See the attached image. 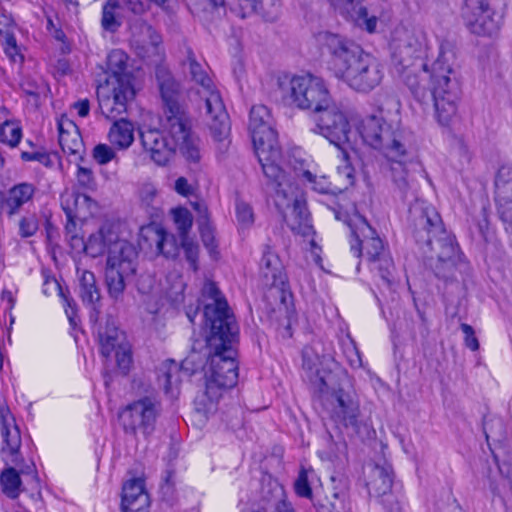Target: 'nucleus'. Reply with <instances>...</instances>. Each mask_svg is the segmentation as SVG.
Listing matches in <instances>:
<instances>
[{"instance_id": "1", "label": "nucleus", "mask_w": 512, "mask_h": 512, "mask_svg": "<svg viewBox=\"0 0 512 512\" xmlns=\"http://www.w3.org/2000/svg\"><path fill=\"white\" fill-rule=\"evenodd\" d=\"M390 47L394 61L402 67L404 83L419 101H425L428 96L424 82L429 77L435 117L439 124L449 125L456 116L461 92L459 76L451 62L452 53L441 50L428 72L421 61L427 49L426 35L420 28L406 26L394 29Z\"/></svg>"}, {"instance_id": "2", "label": "nucleus", "mask_w": 512, "mask_h": 512, "mask_svg": "<svg viewBox=\"0 0 512 512\" xmlns=\"http://www.w3.org/2000/svg\"><path fill=\"white\" fill-rule=\"evenodd\" d=\"M207 335V361L203 366L204 390L195 397L196 412L208 416L217 411L224 393L238 381L236 351L232 343L238 328L226 299L214 282L206 281L202 288Z\"/></svg>"}, {"instance_id": "3", "label": "nucleus", "mask_w": 512, "mask_h": 512, "mask_svg": "<svg viewBox=\"0 0 512 512\" xmlns=\"http://www.w3.org/2000/svg\"><path fill=\"white\" fill-rule=\"evenodd\" d=\"M316 39L330 53V69L335 76L352 89L369 92L381 83L382 65L354 42L327 31L318 33Z\"/></svg>"}, {"instance_id": "4", "label": "nucleus", "mask_w": 512, "mask_h": 512, "mask_svg": "<svg viewBox=\"0 0 512 512\" xmlns=\"http://www.w3.org/2000/svg\"><path fill=\"white\" fill-rule=\"evenodd\" d=\"M107 251L105 282L110 297L119 300L126 284L125 279L136 271L137 250L130 242L119 239L109 226H102L86 241V254L92 258Z\"/></svg>"}, {"instance_id": "5", "label": "nucleus", "mask_w": 512, "mask_h": 512, "mask_svg": "<svg viewBox=\"0 0 512 512\" xmlns=\"http://www.w3.org/2000/svg\"><path fill=\"white\" fill-rule=\"evenodd\" d=\"M414 235L417 242L426 243L430 266L438 277H447L459 256L454 237L442 225L440 215L432 206H415Z\"/></svg>"}, {"instance_id": "6", "label": "nucleus", "mask_w": 512, "mask_h": 512, "mask_svg": "<svg viewBox=\"0 0 512 512\" xmlns=\"http://www.w3.org/2000/svg\"><path fill=\"white\" fill-rule=\"evenodd\" d=\"M128 60V55L120 49L112 50L107 56L109 76L97 89L99 108L107 118L125 113L128 103L135 97Z\"/></svg>"}, {"instance_id": "7", "label": "nucleus", "mask_w": 512, "mask_h": 512, "mask_svg": "<svg viewBox=\"0 0 512 512\" xmlns=\"http://www.w3.org/2000/svg\"><path fill=\"white\" fill-rule=\"evenodd\" d=\"M183 66L191 81L198 85L197 93L204 99L205 115L208 118L207 124L210 133L217 143L218 149L224 152L230 144L231 127L220 93L210 78L206 67L199 63L191 53H189Z\"/></svg>"}, {"instance_id": "8", "label": "nucleus", "mask_w": 512, "mask_h": 512, "mask_svg": "<svg viewBox=\"0 0 512 512\" xmlns=\"http://www.w3.org/2000/svg\"><path fill=\"white\" fill-rule=\"evenodd\" d=\"M183 124V132L172 134L167 127V119H163L162 131L147 129L140 133L144 150L157 165L164 166L168 164L176 150H179L189 163L197 164L200 162V140L192 132L190 122H184Z\"/></svg>"}, {"instance_id": "9", "label": "nucleus", "mask_w": 512, "mask_h": 512, "mask_svg": "<svg viewBox=\"0 0 512 512\" xmlns=\"http://www.w3.org/2000/svg\"><path fill=\"white\" fill-rule=\"evenodd\" d=\"M273 125V117L266 106L255 105L251 108L249 130L255 154L265 176L278 180L283 176L280 166L282 153Z\"/></svg>"}, {"instance_id": "10", "label": "nucleus", "mask_w": 512, "mask_h": 512, "mask_svg": "<svg viewBox=\"0 0 512 512\" xmlns=\"http://www.w3.org/2000/svg\"><path fill=\"white\" fill-rule=\"evenodd\" d=\"M282 99L289 105L315 114L332 99L325 81L312 74L283 75L277 80Z\"/></svg>"}, {"instance_id": "11", "label": "nucleus", "mask_w": 512, "mask_h": 512, "mask_svg": "<svg viewBox=\"0 0 512 512\" xmlns=\"http://www.w3.org/2000/svg\"><path fill=\"white\" fill-rule=\"evenodd\" d=\"M275 185V204L282 212L285 222L297 234L308 236L312 233L309 213L302 192L285 172L278 180L270 179Z\"/></svg>"}, {"instance_id": "12", "label": "nucleus", "mask_w": 512, "mask_h": 512, "mask_svg": "<svg viewBox=\"0 0 512 512\" xmlns=\"http://www.w3.org/2000/svg\"><path fill=\"white\" fill-rule=\"evenodd\" d=\"M497 4L498 0H464L462 17L468 30L482 37L496 35L502 24Z\"/></svg>"}, {"instance_id": "13", "label": "nucleus", "mask_w": 512, "mask_h": 512, "mask_svg": "<svg viewBox=\"0 0 512 512\" xmlns=\"http://www.w3.org/2000/svg\"><path fill=\"white\" fill-rule=\"evenodd\" d=\"M319 133L334 144L337 149L351 147L352 131L347 114L332 99L329 104L313 114Z\"/></svg>"}, {"instance_id": "14", "label": "nucleus", "mask_w": 512, "mask_h": 512, "mask_svg": "<svg viewBox=\"0 0 512 512\" xmlns=\"http://www.w3.org/2000/svg\"><path fill=\"white\" fill-rule=\"evenodd\" d=\"M356 129L363 142L386 154L389 149L402 145L401 136L380 115H367L356 122Z\"/></svg>"}, {"instance_id": "15", "label": "nucleus", "mask_w": 512, "mask_h": 512, "mask_svg": "<svg viewBox=\"0 0 512 512\" xmlns=\"http://www.w3.org/2000/svg\"><path fill=\"white\" fill-rule=\"evenodd\" d=\"M157 80L164 103V119H167V127L172 134L183 132L184 122H190L184 109L179 104V83L165 69L157 71Z\"/></svg>"}, {"instance_id": "16", "label": "nucleus", "mask_w": 512, "mask_h": 512, "mask_svg": "<svg viewBox=\"0 0 512 512\" xmlns=\"http://www.w3.org/2000/svg\"><path fill=\"white\" fill-rule=\"evenodd\" d=\"M160 412L159 404L145 397L126 406L119 415L126 433L135 435L137 432L148 435L153 432Z\"/></svg>"}, {"instance_id": "17", "label": "nucleus", "mask_w": 512, "mask_h": 512, "mask_svg": "<svg viewBox=\"0 0 512 512\" xmlns=\"http://www.w3.org/2000/svg\"><path fill=\"white\" fill-rule=\"evenodd\" d=\"M320 349L319 344L304 348L303 368L310 381L324 392L333 387L337 364L329 353L320 354Z\"/></svg>"}, {"instance_id": "18", "label": "nucleus", "mask_w": 512, "mask_h": 512, "mask_svg": "<svg viewBox=\"0 0 512 512\" xmlns=\"http://www.w3.org/2000/svg\"><path fill=\"white\" fill-rule=\"evenodd\" d=\"M387 166V177L402 198H405L414 186L415 179L412 173L413 163L404 144L389 149L384 154Z\"/></svg>"}, {"instance_id": "19", "label": "nucleus", "mask_w": 512, "mask_h": 512, "mask_svg": "<svg viewBox=\"0 0 512 512\" xmlns=\"http://www.w3.org/2000/svg\"><path fill=\"white\" fill-rule=\"evenodd\" d=\"M101 353L109 359L113 355L116 365L122 374H127L132 365L131 345L125 334L114 325H107L103 332L99 333Z\"/></svg>"}, {"instance_id": "20", "label": "nucleus", "mask_w": 512, "mask_h": 512, "mask_svg": "<svg viewBox=\"0 0 512 512\" xmlns=\"http://www.w3.org/2000/svg\"><path fill=\"white\" fill-rule=\"evenodd\" d=\"M331 416L353 433L361 434L362 429L368 431V426L359 420V403L348 393L339 390L331 395Z\"/></svg>"}, {"instance_id": "21", "label": "nucleus", "mask_w": 512, "mask_h": 512, "mask_svg": "<svg viewBox=\"0 0 512 512\" xmlns=\"http://www.w3.org/2000/svg\"><path fill=\"white\" fill-rule=\"evenodd\" d=\"M351 231L358 246L355 247V245H352V250H354L358 256L362 255L364 251V255L372 262L376 261V258L386 252L382 240L376 235L375 230L364 218L357 216L354 220V224L351 225Z\"/></svg>"}, {"instance_id": "22", "label": "nucleus", "mask_w": 512, "mask_h": 512, "mask_svg": "<svg viewBox=\"0 0 512 512\" xmlns=\"http://www.w3.org/2000/svg\"><path fill=\"white\" fill-rule=\"evenodd\" d=\"M496 202L501 220L506 230L512 232V169L502 167L495 180Z\"/></svg>"}, {"instance_id": "23", "label": "nucleus", "mask_w": 512, "mask_h": 512, "mask_svg": "<svg viewBox=\"0 0 512 512\" xmlns=\"http://www.w3.org/2000/svg\"><path fill=\"white\" fill-rule=\"evenodd\" d=\"M331 5L338 10L342 15L350 18L358 26L364 27L367 31L373 32L376 28L378 10L369 6H358L354 0H328Z\"/></svg>"}, {"instance_id": "24", "label": "nucleus", "mask_w": 512, "mask_h": 512, "mask_svg": "<svg viewBox=\"0 0 512 512\" xmlns=\"http://www.w3.org/2000/svg\"><path fill=\"white\" fill-rule=\"evenodd\" d=\"M61 207L67 218L84 221L98 212V204L86 194L66 189L61 194Z\"/></svg>"}, {"instance_id": "25", "label": "nucleus", "mask_w": 512, "mask_h": 512, "mask_svg": "<svg viewBox=\"0 0 512 512\" xmlns=\"http://www.w3.org/2000/svg\"><path fill=\"white\" fill-rule=\"evenodd\" d=\"M260 270L265 285L274 287L281 293L282 302L285 303L287 298L291 297L289 292H286L283 287L285 283V275L283 273V266L279 257L272 251L269 246L263 250V255L260 261Z\"/></svg>"}, {"instance_id": "26", "label": "nucleus", "mask_w": 512, "mask_h": 512, "mask_svg": "<svg viewBox=\"0 0 512 512\" xmlns=\"http://www.w3.org/2000/svg\"><path fill=\"white\" fill-rule=\"evenodd\" d=\"M58 141L62 151L75 159H82L85 151L82 137L77 125L66 115L57 120Z\"/></svg>"}, {"instance_id": "27", "label": "nucleus", "mask_w": 512, "mask_h": 512, "mask_svg": "<svg viewBox=\"0 0 512 512\" xmlns=\"http://www.w3.org/2000/svg\"><path fill=\"white\" fill-rule=\"evenodd\" d=\"M160 43L161 36L152 26L144 22L132 26L131 45L140 57L146 58L156 54Z\"/></svg>"}, {"instance_id": "28", "label": "nucleus", "mask_w": 512, "mask_h": 512, "mask_svg": "<svg viewBox=\"0 0 512 512\" xmlns=\"http://www.w3.org/2000/svg\"><path fill=\"white\" fill-rule=\"evenodd\" d=\"M150 500L142 479L127 481L122 490V512H147Z\"/></svg>"}, {"instance_id": "29", "label": "nucleus", "mask_w": 512, "mask_h": 512, "mask_svg": "<svg viewBox=\"0 0 512 512\" xmlns=\"http://www.w3.org/2000/svg\"><path fill=\"white\" fill-rule=\"evenodd\" d=\"M142 237L149 246H155L157 253L165 257H174L178 253V246L174 235L158 226H147L141 230Z\"/></svg>"}, {"instance_id": "30", "label": "nucleus", "mask_w": 512, "mask_h": 512, "mask_svg": "<svg viewBox=\"0 0 512 512\" xmlns=\"http://www.w3.org/2000/svg\"><path fill=\"white\" fill-rule=\"evenodd\" d=\"M36 187L32 183L22 182L11 187L4 198V209L9 217L20 212L22 207L32 203Z\"/></svg>"}, {"instance_id": "31", "label": "nucleus", "mask_w": 512, "mask_h": 512, "mask_svg": "<svg viewBox=\"0 0 512 512\" xmlns=\"http://www.w3.org/2000/svg\"><path fill=\"white\" fill-rule=\"evenodd\" d=\"M0 426L3 438V451L15 455L21 446V436L18 428L14 425V419L8 409L0 405Z\"/></svg>"}, {"instance_id": "32", "label": "nucleus", "mask_w": 512, "mask_h": 512, "mask_svg": "<svg viewBox=\"0 0 512 512\" xmlns=\"http://www.w3.org/2000/svg\"><path fill=\"white\" fill-rule=\"evenodd\" d=\"M367 479V487L371 495L386 496L391 491L393 478L390 466L370 467Z\"/></svg>"}, {"instance_id": "33", "label": "nucleus", "mask_w": 512, "mask_h": 512, "mask_svg": "<svg viewBox=\"0 0 512 512\" xmlns=\"http://www.w3.org/2000/svg\"><path fill=\"white\" fill-rule=\"evenodd\" d=\"M79 281V296L82 302L96 309L101 299L100 289L97 286L95 275L88 270H77Z\"/></svg>"}, {"instance_id": "34", "label": "nucleus", "mask_w": 512, "mask_h": 512, "mask_svg": "<svg viewBox=\"0 0 512 512\" xmlns=\"http://www.w3.org/2000/svg\"><path fill=\"white\" fill-rule=\"evenodd\" d=\"M108 140L119 150L128 149L134 141L133 124L126 119L115 121L109 129Z\"/></svg>"}, {"instance_id": "35", "label": "nucleus", "mask_w": 512, "mask_h": 512, "mask_svg": "<svg viewBox=\"0 0 512 512\" xmlns=\"http://www.w3.org/2000/svg\"><path fill=\"white\" fill-rule=\"evenodd\" d=\"M349 148L341 147L337 149L338 157L341 159L342 164L337 167V171L332 178L339 193L347 190L355 183V170L349 161Z\"/></svg>"}, {"instance_id": "36", "label": "nucleus", "mask_w": 512, "mask_h": 512, "mask_svg": "<svg viewBox=\"0 0 512 512\" xmlns=\"http://www.w3.org/2000/svg\"><path fill=\"white\" fill-rule=\"evenodd\" d=\"M158 384L170 397H177L180 384V370L175 362L162 364L158 369Z\"/></svg>"}, {"instance_id": "37", "label": "nucleus", "mask_w": 512, "mask_h": 512, "mask_svg": "<svg viewBox=\"0 0 512 512\" xmlns=\"http://www.w3.org/2000/svg\"><path fill=\"white\" fill-rule=\"evenodd\" d=\"M121 6L117 0H108L102 9L101 25L107 30L114 32L121 25Z\"/></svg>"}, {"instance_id": "38", "label": "nucleus", "mask_w": 512, "mask_h": 512, "mask_svg": "<svg viewBox=\"0 0 512 512\" xmlns=\"http://www.w3.org/2000/svg\"><path fill=\"white\" fill-rule=\"evenodd\" d=\"M141 207L151 216H156L160 209L158 192L154 185L144 184L139 190Z\"/></svg>"}, {"instance_id": "39", "label": "nucleus", "mask_w": 512, "mask_h": 512, "mask_svg": "<svg viewBox=\"0 0 512 512\" xmlns=\"http://www.w3.org/2000/svg\"><path fill=\"white\" fill-rule=\"evenodd\" d=\"M45 294H50L52 292H57L63 299L65 303V313L72 325H75L76 318V304L73 299H70L67 295H65L61 289V286L55 279H46L44 282Z\"/></svg>"}, {"instance_id": "40", "label": "nucleus", "mask_w": 512, "mask_h": 512, "mask_svg": "<svg viewBox=\"0 0 512 512\" xmlns=\"http://www.w3.org/2000/svg\"><path fill=\"white\" fill-rule=\"evenodd\" d=\"M302 177L311 185L315 191L319 193L334 195L339 193V191L335 189L337 186L333 179L328 180L325 176L318 177L308 170L303 171Z\"/></svg>"}, {"instance_id": "41", "label": "nucleus", "mask_w": 512, "mask_h": 512, "mask_svg": "<svg viewBox=\"0 0 512 512\" xmlns=\"http://www.w3.org/2000/svg\"><path fill=\"white\" fill-rule=\"evenodd\" d=\"M315 476L314 470L311 468L302 467L294 482L295 493L302 498L311 499L312 489L311 482Z\"/></svg>"}, {"instance_id": "42", "label": "nucleus", "mask_w": 512, "mask_h": 512, "mask_svg": "<svg viewBox=\"0 0 512 512\" xmlns=\"http://www.w3.org/2000/svg\"><path fill=\"white\" fill-rule=\"evenodd\" d=\"M240 7L247 12H257L270 17L277 6L278 0H237Z\"/></svg>"}, {"instance_id": "43", "label": "nucleus", "mask_w": 512, "mask_h": 512, "mask_svg": "<svg viewBox=\"0 0 512 512\" xmlns=\"http://www.w3.org/2000/svg\"><path fill=\"white\" fill-rule=\"evenodd\" d=\"M22 137L20 126L12 121L4 122L0 127V140L11 147L16 146Z\"/></svg>"}, {"instance_id": "44", "label": "nucleus", "mask_w": 512, "mask_h": 512, "mask_svg": "<svg viewBox=\"0 0 512 512\" xmlns=\"http://www.w3.org/2000/svg\"><path fill=\"white\" fill-rule=\"evenodd\" d=\"M172 215L180 238L188 236L193 224L191 213L186 208L180 207L172 210Z\"/></svg>"}, {"instance_id": "45", "label": "nucleus", "mask_w": 512, "mask_h": 512, "mask_svg": "<svg viewBox=\"0 0 512 512\" xmlns=\"http://www.w3.org/2000/svg\"><path fill=\"white\" fill-rule=\"evenodd\" d=\"M3 491L11 498H15L19 492L20 477L13 468L5 470L1 475Z\"/></svg>"}, {"instance_id": "46", "label": "nucleus", "mask_w": 512, "mask_h": 512, "mask_svg": "<svg viewBox=\"0 0 512 512\" xmlns=\"http://www.w3.org/2000/svg\"><path fill=\"white\" fill-rule=\"evenodd\" d=\"M18 226L20 236L28 238L37 232L39 228V221L34 213H27L20 218Z\"/></svg>"}, {"instance_id": "47", "label": "nucleus", "mask_w": 512, "mask_h": 512, "mask_svg": "<svg viewBox=\"0 0 512 512\" xmlns=\"http://www.w3.org/2000/svg\"><path fill=\"white\" fill-rule=\"evenodd\" d=\"M181 246L184 250L185 258L189 262L191 268L196 271L198 266V255H199V247L198 245L188 236L180 238Z\"/></svg>"}, {"instance_id": "48", "label": "nucleus", "mask_w": 512, "mask_h": 512, "mask_svg": "<svg viewBox=\"0 0 512 512\" xmlns=\"http://www.w3.org/2000/svg\"><path fill=\"white\" fill-rule=\"evenodd\" d=\"M372 263L374 264L373 269L379 271L381 278L386 282H390V277L392 276L394 265L393 260L388 255V253L385 252L383 255L376 258V261H372Z\"/></svg>"}, {"instance_id": "49", "label": "nucleus", "mask_w": 512, "mask_h": 512, "mask_svg": "<svg viewBox=\"0 0 512 512\" xmlns=\"http://www.w3.org/2000/svg\"><path fill=\"white\" fill-rule=\"evenodd\" d=\"M236 217L241 228H248L254 223V213L251 206L243 201L236 203Z\"/></svg>"}, {"instance_id": "50", "label": "nucleus", "mask_w": 512, "mask_h": 512, "mask_svg": "<svg viewBox=\"0 0 512 512\" xmlns=\"http://www.w3.org/2000/svg\"><path fill=\"white\" fill-rule=\"evenodd\" d=\"M5 54L13 63L21 65L24 61V56L21 53L20 47L17 45L16 39L13 35L7 34L4 42Z\"/></svg>"}, {"instance_id": "51", "label": "nucleus", "mask_w": 512, "mask_h": 512, "mask_svg": "<svg viewBox=\"0 0 512 512\" xmlns=\"http://www.w3.org/2000/svg\"><path fill=\"white\" fill-rule=\"evenodd\" d=\"M199 230L202 242L208 251L213 254L216 252L217 243L213 226L209 222H200Z\"/></svg>"}, {"instance_id": "52", "label": "nucleus", "mask_w": 512, "mask_h": 512, "mask_svg": "<svg viewBox=\"0 0 512 512\" xmlns=\"http://www.w3.org/2000/svg\"><path fill=\"white\" fill-rule=\"evenodd\" d=\"M117 154L114 151L113 147L107 144H98L93 149V158L100 165H105L110 161L116 159Z\"/></svg>"}, {"instance_id": "53", "label": "nucleus", "mask_w": 512, "mask_h": 512, "mask_svg": "<svg viewBox=\"0 0 512 512\" xmlns=\"http://www.w3.org/2000/svg\"><path fill=\"white\" fill-rule=\"evenodd\" d=\"M76 179L78 184L85 188H91L95 184L92 170L81 165L77 166Z\"/></svg>"}, {"instance_id": "54", "label": "nucleus", "mask_w": 512, "mask_h": 512, "mask_svg": "<svg viewBox=\"0 0 512 512\" xmlns=\"http://www.w3.org/2000/svg\"><path fill=\"white\" fill-rule=\"evenodd\" d=\"M275 490L279 499L275 504L274 512H295L291 503L287 502L286 499H284L283 488L280 485L275 484Z\"/></svg>"}, {"instance_id": "55", "label": "nucleus", "mask_w": 512, "mask_h": 512, "mask_svg": "<svg viewBox=\"0 0 512 512\" xmlns=\"http://www.w3.org/2000/svg\"><path fill=\"white\" fill-rule=\"evenodd\" d=\"M461 330L465 335V345L472 351L478 350L479 342L476 336L474 335L473 328L470 325L463 323L461 325Z\"/></svg>"}, {"instance_id": "56", "label": "nucleus", "mask_w": 512, "mask_h": 512, "mask_svg": "<svg viewBox=\"0 0 512 512\" xmlns=\"http://www.w3.org/2000/svg\"><path fill=\"white\" fill-rule=\"evenodd\" d=\"M333 496L335 501L330 502L329 506L323 507L322 512H351L348 504L343 499H340L338 493H334Z\"/></svg>"}, {"instance_id": "57", "label": "nucleus", "mask_w": 512, "mask_h": 512, "mask_svg": "<svg viewBox=\"0 0 512 512\" xmlns=\"http://www.w3.org/2000/svg\"><path fill=\"white\" fill-rule=\"evenodd\" d=\"M347 358L350 363V365L354 368L361 367L362 360L359 355L358 350L356 349L355 345L351 342L350 345L346 349Z\"/></svg>"}, {"instance_id": "58", "label": "nucleus", "mask_w": 512, "mask_h": 512, "mask_svg": "<svg viewBox=\"0 0 512 512\" xmlns=\"http://www.w3.org/2000/svg\"><path fill=\"white\" fill-rule=\"evenodd\" d=\"M72 250L77 253L84 252L86 254V241L77 234H73L67 238Z\"/></svg>"}, {"instance_id": "59", "label": "nucleus", "mask_w": 512, "mask_h": 512, "mask_svg": "<svg viewBox=\"0 0 512 512\" xmlns=\"http://www.w3.org/2000/svg\"><path fill=\"white\" fill-rule=\"evenodd\" d=\"M175 191L183 196L190 195L193 192L192 186L188 183L185 177H179L175 181Z\"/></svg>"}, {"instance_id": "60", "label": "nucleus", "mask_w": 512, "mask_h": 512, "mask_svg": "<svg viewBox=\"0 0 512 512\" xmlns=\"http://www.w3.org/2000/svg\"><path fill=\"white\" fill-rule=\"evenodd\" d=\"M73 108L76 110L80 117H86L90 111V103L88 99H82L73 104Z\"/></svg>"}, {"instance_id": "61", "label": "nucleus", "mask_w": 512, "mask_h": 512, "mask_svg": "<svg viewBox=\"0 0 512 512\" xmlns=\"http://www.w3.org/2000/svg\"><path fill=\"white\" fill-rule=\"evenodd\" d=\"M198 354L196 352H192L182 363V368L186 371H191L194 373L197 368H194L193 365L195 361L198 359Z\"/></svg>"}, {"instance_id": "62", "label": "nucleus", "mask_w": 512, "mask_h": 512, "mask_svg": "<svg viewBox=\"0 0 512 512\" xmlns=\"http://www.w3.org/2000/svg\"><path fill=\"white\" fill-rule=\"evenodd\" d=\"M193 207H194V209L199 214L198 223L204 222V221L208 222V210H207V207L204 204L197 203V202L193 203Z\"/></svg>"}, {"instance_id": "63", "label": "nucleus", "mask_w": 512, "mask_h": 512, "mask_svg": "<svg viewBox=\"0 0 512 512\" xmlns=\"http://www.w3.org/2000/svg\"><path fill=\"white\" fill-rule=\"evenodd\" d=\"M75 220H78L77 218H67V223H66V226H65V231H66V237H70L71 235L73 234H77L76 233V222Z\"/></svg>"}, {"instance_id": "64", "label": "nucleus", "mask_w": 512, "mask_h": 512, "mask_svg": "<svg viewBox=\"0 0 512 512\" xmlns=\"http://www.w3.org/2000/svg\"><path fill=\"white\" fill-rule=\"evenodd\" d=\"M22 158L24 160H28V161H31V160H39V155L36 154V153H28V152H23L22 153Z\"/></svg>"}]
</instances>
